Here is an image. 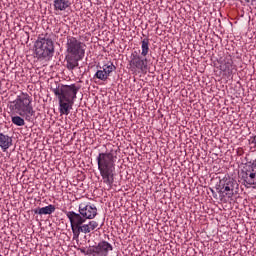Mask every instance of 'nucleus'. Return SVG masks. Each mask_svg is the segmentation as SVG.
<instances>
[{
	"instance_id": "4",
	"label": "nucleus",
	"mask_w": 256,
	"mask_h": 256,
	"mask_svg": "<svg viewBox=\"0 0 256 256\" xmlns=\"http://www.w3.org/2000/svg\"><path fill=\"white\" fill-rule=\"evenodd\" d=\"M33 98L29 93L22 92L16 99L10 102L9 109L14 115L24 117L26 121H31L35 117V110L33 109Z\"/></svg>"
},
{
	"instance_id": "19",
	"label": "nucleus",
	"mask_w": 256,
	"mask_h": 256,
	"mask_svg": "<svg viewBox=\"0 0 256 256\" xmlns=\"http://www.w3.org/2000/svg\"><path fill=\"white\" fill-rule=\"evenodd\" d=\"M245 153V151L243 150V148H238L237 149V155L238 157H241V155H243Z\"/></svg>"
},
{
	"instance_id": "6",
	"label": "nucleus",
	"mask_w": 256,
	"mask_h": 256,
	"mask_svg": "<svg viewBox=\"0 0 256 256\" xmlns=\"http://www.w3.org/2000/svg\"><path fill=\"white\" fill-rule=\"evenodd\" d=\"M149 51V38H145L141 41V55H139V52L134 51L130 56V71L133 73H147L149 64L147 56L149 55Z\"/></svg>"
},
{
	"instance_id": "1",
	"label": "nucleus",
	"mask_w": 256,
	"mask_h": 256,
	"mask_svg": "<svg viewBox=\"0 0 256 256\" xmlns=\"http://www.w3.org/2000/svg\"><path fill=\"white\" fill-rule=\"evenodd\" d=\"M96 161L104 185H107L108 189H111L113 183H115V163L117 162V154L114 150L101 152L96 157Z\"/></svg>"
},
{
	"instance_id": "12",
	"label": "nucleus",
	"mask_w": 256,
	"mask_h": 256,
	"mask_svg": "<svg viewBox=\"0 0 256 256\" xmlns=\"http://www.w3.org/2000/svg\"><path fill=\"white\" fill-rule=\"evenodd\" d=\"M235 187L238 188L239 184L235 180H229L227 183L224 184L222 187V192L226 193L228 197H233L235 195Z\"/></svg>"
},
{
	"instance_id": "16",
	"label": "nucleus",
	"mask_w": 256,
	"mask_h": 256,
	"mask_svg": "<svg viewBox=\"0 0 256 256\" xmlns=\"http://www.w3.org/2000/svg\"><path fill=\"white\" fill-rule=\"evenodd\" d=\"M220 69L224 71V73H233V60L224 59L223 63L220 65Z\"/></svg>"
},
{
	"instance_id": "8",
	"label": "nucleus",
	"mask_w": 256,
	"mask_h": 256,
	"mask_svg": "<svg viewBox=\"0 0 256 256\" xmlns=\"http://www.w3.org/2000/svg\"><path fill=\"white\" fill-rule=\"evenodd\" d=\"M109 251H113V245L107 241H101L98 245L89 248L86 255L107 256Z\"/></svg>"
},
{
	"instance_id": "15",
	"label": "nucleus",
	"mask_w": 256,
	"mask_h": 256,
	"mask_svg": "<svg viewBox=\"0 0 256 256\" xmlns=\"http://www.w3.org/2000/svg\"><path fill=\"white\" fill-rule=\"evenodd\" d=\"M34 213L36 215H51L52 213H55V205L49 204L46 207L38 208L34 210Z\"/></svg>"
},
{
	"instance_id": "18",
	"label": "nucleus",
	"mask_w": 256,
	"mask_h": 256,
	"mask_svg": "<svg viewBox=\"0 0 256 256\" xmlns=\"http://www.w3.org/2000/svg\"><path fill=\"white\" fill-rule=\"evenodd\" d=\"M249 144H250V145H253L254 148L256 147V136L252 137V138L249 140Z\"/></svg>"
},
{
	"instance_id": "11",
	"label": "nucleus",
	"mask_w": 256,
	"mask_h": 256,
	"mask_svg": "<svg viewBox=\"0 0 256 256\" xmlns=\"http://www.w3.org/2000/svg\"><path fill=\"white\" fill-rule=\"evenodd\" d=\"M116 70L117 67L113 64V62H108L107 64H104L103 67H100V70H97L94 78L99 79L100 81H107L113 71Z\"/></svg>"
},
{
	"instance_id": "7",
	"label": "nucleus",
	"mask_w": 256,
	"mask_h": 256,
	"mask_svg": "<svg viewBox=\"0 0 256 256\" xmlns=\"http://www.w3.org/2000/svg\"><path fill=\"white\" fill-rule=\"evenodd\" d=\"M35 53L39 59L51 57L55 53L53 40L46 35H40L35 42Z\"/></svg>"
},
{
	"instance_id": "10",
	"label": "nucleus",
	"mask_w": 256,
	"mask_h": 256,
	"mask_svg": "<svg viewBox=\"0 0 256 256\" xmlns=\"http://www.w3.org/2000/svg\"><path fill=\"white\" fill-rule=\"evenodd\" d=\"M79 215L83 221H87V219H95L97 217V207L93 205H89L86 203H80L78 206Z\"/></svg>"
},
{
	"instance_id": "5",
	"label": "nucleus",
	"mask_w": 256,
	"mask_h": 256,
	"mask_svg": "<svg viewBox=\"0 0 256 256\" xmlns=\"http://www.w3.org/2000/svg\"><path fill=\"white\" fill-rule=\"evenodd\" d=\"M64 213L70 221L73 239H79V235H81V233L87 235V233H91L99 227V223L95 220L88 222V224H84L86 220H83V218H81V216L75 211H65Z\"/></svg>"
},
{
	"instance_id": "13",
	"label": "nucleus",
	"mask_w": 256,
	"mask_h": 256,
	"mask_svg": "<svg viewBox=\"0 0 256 256\" xmlns=\"http://www.w3.org/2000/svg\"><path fill=\"white\" fill-rule=\"evenodd\" d=\"M54 11H67L71 7V0H54Z\"/></svg>"
},
{
	"instance_id": "3",
	"label": "nucleus",
	"mask_w": 256,
	"mask_h": 256,
	"mask_svg": "<svg viewBox=\"0 0 256 256\" xmlns=\"http://www.w3.org/2000/svg\"><path fill=\"white\" fill-rule=\"evenodd\" d=\"M52 91L58 98L60 114L69 115L71 109H73V104L77 99L79 87L75 84L61 85L52 89Z\"/></svg>"
},
{
	"instance_id": "9",
	"label": "nucleus",
	"mask_w": 256,
	"mask_h": 256,
	"mask_svg": "<svg viewBox=\"0 0 256 256\" xmlns=\"http://www.w3.org/2000/svg\"><path fill=\"white\" fill-rule=\"evenodd\" d=\"M241 179L245 187L256 185V169L253 166L246 165L241 171Z\"/></svg>"
},
{
	"instance_id": "2",
	"label": "nucleus",
	"mask_w": 256,
	"mask_h": 256,
	"mask_svg": "<svg viewBox=\"0 0 256 256\" xmlns=\"http://www.w3.org/2000/svg\"><path fill=\"white\" fill-rule=\"evenodd\" d=\"M85 57V43L81 42L74 36H67L66 40V68L69 71L79 67V61H83Z\"/></svg>"
},
{
	"instance_id": "17",
	"label": "nucleus",
	"mask_w": 256,
	"mask_h": 256,
	"mask_svg": "<svg viewBox=\"0 0 256 256\" xmlns=\"http://www.w3.org/2000/svg\"><path fill=\"white\" fill-rule=\"evenodd\" d=\"M22 117L21 115L12 117V123L17 127H23L25 125V119Z\"/></svg>"
},
{
	"instance_id": "14",
	"label": "nucleus",
	"mask_w": 256,
	"mask_h": 256,
	"mask_svg": "<svg viewBox=\"0 0 256 256\" xmlns=\"http://www.w3.org/2000/svg\"><path fill=\"white\" fill-rule=\"evenodd\" d=\"M13 145V139L3 133H0V147L3 151H7Z\"/></svg>"
}]
</instances>
